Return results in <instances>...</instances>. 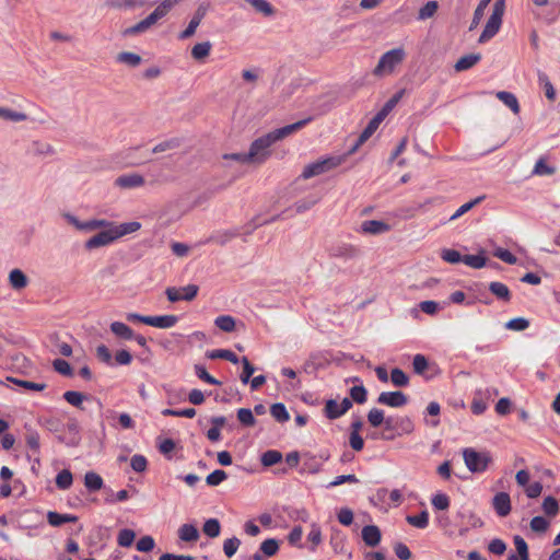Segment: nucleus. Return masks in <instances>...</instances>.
<instances>
[{"label": "nucleus", "mask_w": 560, "mask_h": 560, "mask_svg": "<svg viewBox=\"0 0 560 560\" xmlns=\"http://www.w3.org/2000/svg\"><path fill=\"white\" fill-rule=\"evenodd\" d=\"M310 121H311V118L302 119L294 124L287 125L284 127L275 129V130L257 138L256 140H254L252 142V144L249 147L248 158H250L253 164H262L271 155L270 147L275 142L300 130Z\"/></svg>", "instance_id": "obj_1"}, {"label": "nucleus", "mask_w": 560, "mask_h": 560, "mask_svg": "<svg viewBox=\"0 0 560 560\" xmlns=\"http://www.w3.org/2000/svg\"><path fill=\"white\" fill-rule=\"evenodd\" d=\"M345 161V156L332 155L319 159L304 166L301 177L310 179L312 177L325 174L340 166Z\"/></svg>", "instance_id": "obj_2"}, {"label": "nucleus", "mask_w": 560, "mask_h": 560, "mask_svg": "<svg viewBox=\"0 0 560 560\" xmlns=\"http://www.w3.org/2000/svg\"><path fill=\"white\" fill-rule=\"evenodd\" d=\"M463 458L467 469L472 474L486 471L492 463V456L489 452H477L471 447L463 450Z\"/></svg>", "instance_id": "obj_3"}, {"label": "nucleus", "mask_w": 560, "mask_h": 560, "mask_svg": "<svg viewBox=\"0 0 560 560\" xmlns=\"http://www.w3.org/2000/svg\"><path fill=\"white\" fill-rule=\"evenodd\" d=\"M406 57L404 48H394L386 51L378 60L373 73L376 77H383L393 73L395 68L400 65Z\"/></svg>", "instance_id": "obj_4"}, {"label": "nucleus", "mask_w": 560, "mask_h": 560, "mask_svg": "<svg viewBox=\"0 0 560 560\" xmlns=\"http://www.w3.org/2000/svg\"><path fill=\"white\" fill-rule=\"evenodd\" d=\"M505 10V0H495L492 13L487 21V24L478 39L479 43H486L491 39L500 30L502 18Z\"/></svg>", "instance_id": "obj_5"}, {"label": "nucleus", "mask_w": 560, "mask_h": 560, "mask_svg": "<svg viewBox=\"0 0 560 560\" xmlns=\"http://www.w3.org/2000/svg\"><path fill=\"white\" fill-rule=\"evenodd\" d=\"M198 291V285L188 284L182 288L168 287L165 290V294L170 302L175 303L178 301H192L197 296Z\"/></svg>", "instance_id": "obj_6"}, {"label": "nucleus", "mask_w": 560, "mask_h": 560, "mask_svg": "<svg viewBox=\"0 0 560 560\" xmlns=\"http://www.w3.org/2000/svg\"><path fill=\"white\" fill-rule=\"evenodd\" d=\"M117 238V235L115 233V230L113 225L109 226V229H105L97 234L93 235L85 242V248L86 249H94L103 246H107L115 242Z\"/></svg>", "instance_id": "obj_7"}, {"label": "nucleus", "mask_w": 560, "mask_h": 560, "mask_svg": "<svg viewBox=\"0 0 560 560\" xmlns=\"http://www.w3.org/2000/svg\"><path fill=\"white\" fill-rule=\"evenodd\" d=\"M209 9L210 4L208 2H202L198 5L187 27L179 34L180 39L189 38L196 33L197 27L206 16Z\"/></svg>", "instance_id": "obj_8"}, {"label": "nucleus", "mask_w": 560, "mask_h": 560, "mask_svg": "<svg viewBox=\"0 0 560 560\" xmlns=\"http://www.w3.org/2000/svg\"><path fill=\"white\" fill-rule=\"evenodd\" d=\"M351 407L352 401L347 397L343 398L341 402L329 399L325 404L324 412L328 419L334 420L345 415Z\"/></svg>", "instance_id": "obj_9"}, {"label": "nucleus", "mask_w": 560, "mask_h": 560, "mask_svg": "<svg viewBox=\"0 0 560 560\" xmlns=\"http://www.w3.org/2000/svg\"><path fill=\"white\" fill-rule=\"evenodd\" d=\"M377 402L393 408H399L408 402L407 396L402 392H383L377 397Z\"/></svg>", "instance_id": "obj_10"}, {"label": "nucleus", "mask_w": 560, "mask_h": 560, "mask_svg": "<svg viewBox=\"0 0 560 560\" xmlns=\"http://www.w3.org/2000/svg\"><path fill=\"white\" fill-rule=\"evenodd\" d=\"M384 120V118L376 114L368 124V126L364 128V130L359 136L353 148L349 151L350 154L354 153L360 145H362L368 139L371 138V136L377 130L381 122Z\"/></svg>", "instance_id": "obj_11"}, {"label": "nucleus", "mask_w": 560, "mask_h": 560, "mask_svg": "<svg viewBox=\"0 0 560 560\" xmlns=\"http://www.w3.org/2000/svg\"><path fill=\"white\" fill-rule=\"evenodd\" d=\"M144 183V177L138 173L124 174L115 179V185L122 189L141 187Z\"/></svg>", "instance_id": "obj_12"}, {"label": "nucleus", "mask_w": 560, "mask_h": 560, "mask_svg": "<svg viewBox=\"0 0 560 560\" xmlns=\"http://www.w3.org/2000/svg\"><path fill=\"white\" fill-rule=\"evenodd\" d=\"M492 506L501 517L508 516L511 512V499L509 493L499 492L492 499Z\"/></svg>", "instance_id": "obj_13"}, {"label": "nucleus", "mask_w": 560, "mask_h": 560, "mask_svg": "<svg viewBox=\"0 0 560 560\" xmlns=\"http://www.w3.org/2000/svg\"><path fill=\"white\" fill-rule=\"evenodd\" d=\"M178 322V317L176 315H160V316H149L147 320V325L156 327V328H171L176 325Z\"/></svg>", "instance_id": "obj_14"}, {"label": "nucleus", "mask_w": 560, "mask_h": 560, "mask_svg": "<svg viewBox=\"0 0 560 560\" xmlns=\"http://www.w3.org/2000/svg\"><path fill=\"white\" fill-rule=\"evenodd\" d=\"M362 539L369 547H375L381 541V530L375 525H366L362 528Z\"/></svg>", "instance_id": "obj_15"}, {"label": "nucleus", "mask_w": 560, "mask_h": 560, "mask_svg": "<svg viewBox=\"0 0 560 560\" xmlns=\"http://www.w3.org/2000/svg\"><path fill=\"white\" fill-rule=\"evenodd\" d=\"M481 60L480 54H468L462 56L456 63L454 65V69L456 72L466 71L474 66H476Z\"/></svg>", "instance_id": "obj_16"}, {"label": "nucleus", "mask_w": 560, "mask_h": 560, "mask_svg": "<svg viewBox=\"0 0 560 560\" xmlns=\"http://www.w3.org/2000/svg\"><path fill=\"white\" fill-rule=\"evenodd\" d=\"M182 0H163L149 15L153 18L156 23L159 20L167 15V13L180 2Z\"/></svg>", "instance_id": "obj_17"}, {"label": "nucleus", "mask_w": 560, "mask_h": 560, "mask_svg": "<svg viewBox=\"0 0 560 560\" xmlns=\"http://www.w3.org/2000/svg\"><path fill=\"white\" fill-rule=\"evenodd\" d=\"M154 24H155V22L153 21V18L148 15L145 19L138 22L137 24L125 28L122 34H124V36H133L137 34H141V33L147 32Z\"/></svg>", "instance_id": "obj_18"}, {"label": "nucleus", "mask_w": 560, "mask_h": 560, "mask_svg": "<svg viewBox=\"0 0 560 560\" xmlns=\"http://www.w3.org/2000/svg\"><path fill=\"white\" fill-rule=\"evenodd\" d=\"M110 331L120 339L131 340L135 337L133 330L121 322H113L110 324Z\"/></svg>", "instance_id": "obj_19"}, {"label": "nucleus", "mask_w": 560, "mask_h": 560, "mask_svg": "<svg viewBox=\"0 0 560 560\" xmlns=\"http://www.w3.org/2000/svg\"><path fill=\"white\" fill-rule=\"evenodd\" d=\"M362 231L370 234H381L389 231V225L378 220H368L361 225Z\"/></svg>", "instance_id": "obj_20"}, {"label": "nucleus", "mask_w": 560, "mask_h": 560, "mask_svg": "<svg viewBox=\"0 0 560 560\" xmlns=\"http://www.w3.org/2000/svg\"><path fill=\"white\" fill-rule=\"evenodd\" d=\"M47 520L51 526L58 527L65 523H75L78 521V516L72 515V514H60V513L50 511L47 514Z\"/></svg>", "instance_id": "obj_21"}, {"label": "nucleus", "mask_w": 560, "mask_h": 560, "mask_svg": "<svg viewBox=\"0 0 560 560\" xmlns=\"http://www.w3.org/2000/svg\"><path fill=\"white\" fill-rule=\"evenodd\" d=\"M178 536L183 541L191 542L199 539V532L192 524H184L178 529Z\"/></svg>", "instance_id": "obj_22"}, {"label": "nucleus", "mask_w": 560, "mask_h": 560, "mask_svg": "<svg viewBox=\"0 0 560 560\" xmlns=\"http://www.w3.org/2000/svg\"><path fill=\"white\" fill-rule=\"evenodd\" d=\"M490 292L495 295L499 300L509 302L511 300L510 289L502 282L493 281L489 284Z\"/></svg>", "instance_id": "obj_23"}, {"label": "nucleus", "mask_w": 560, "mask_h": 560, "mask_svg": "<svg viewBox=\"0 0 560 560\" xmlns=\"http://www.w3.org/2000/svg\"><path fill=\"white\" fill-rule=\"evenodd\" d=\"M497 97L504 105H506L514 114L520 113V109H521L520 104H518L516 96L513 93L506 92V91H500L497 93Z\"/></svg>", "instance_id": "obj_24"}, {"label": "nucleus", "mask_w": 560, "mask_h": 560, "mask_svg": "<svg viewBox=\"0 0 560 560\" xmlns=\"http://www.w3.org/2000/svg\"><path fill=\"white\" fill-rule=\"evenodd\" d=\"M103 479L102 477L94 472V471H89L85 474L84 476V486L86 487V489L89 491H98L103 488Z\"/></svg>", "instance_id": "obj_25"}, {"label": "nucleus", "mask_w": 560, "mask_h": 560, "mask_svg": "<svg viewBox=\"0 0 560 560\" xmlns=\"http://www.w3.org/2000/svg\"><path fill=\"white\" fill-rule=\"evenodd\" d=\"M207 357L212 360L224 359L234 364H237L240 362V359L237 358V355L233 351L228 350V349H217V350L208 351Z\"/></svg>", "instance_id": "obj_26"}, {"label": "nucleus", "mask_w": 560, "mask_h": 560, "mask_svg": "<svg viewBox=\"0 0 560 560\" xmlns=\"http://www.w3.org/2000/svg\"><path fill=\"white\" fill-rule=\"evenodd\" d=\"M9 281L13 289L21 290L27 285V278L20 269H13L9 275Z\"/></svg>", "instance_id": "obj_27"}, {"label": "nucleus", "mask_w": 560, "mask_h": 560, "mask_svg": "<svg viewBox=\"0 0 560 560\" xmlns=\"http://www.w3.org/2000/svg\"><path fill=\"white\" fill-rule=\"evenodd\" d=\"M211 48L210 42L198 43L191 49V57L198 61L203 60L210 55Z\"/></svg>", "instance_id": "obj_28"}, {"label": "nucleus", "mask_w": 560, "mask_h": 560, "mask_svg": "<svg viewBox=\"0 0 560 560\" xmlns=\"http://www.w3.org/2000/svg\"><path fill=\"white\" fill-rule=\"evenodd\" d=\"M116 60L120 63L135 68L141 63L142 59L141 56L136 52L122 51L117 55Z\"/></svg>", "instance_id": "obj_29"}, {"label": "nucleus", "mask_w": 560, "mask_h": 560, "mask_svg": "<svg viewBox=\"0 0 560 560\" xmlns=\"http://www.w3.org/2000/svg\"><path fill=\"white\" fill-rule=\"evenodd\" d=\"M113 228L115 230L117 238H119L127 234L137 232L141 228V224L137 221H132V222L116 224V225H113Z\"/></svg>", "instance_id": "obj_30"}, {"label": "nucleus", "mask_w": 560, "mask_h": 560, "mask_svg": "<svg viewBox=\"0 0 560 560\" xmlns=\"http://www.w3.org/2000/svg\"><path fill=\"white\" fill-rule=\"evenodd\" d=\"M483 250L478 255H464L463 262L474 269L483 268L487 265V258Z\"/></svg>", "instance_id": "obj_31"}, {"label": "nucleus", "mask_w": 560, "mask_h": 560, "mask_svg": "<svg viewBox=\"0 0 560 560\" xmlns=\"http://www.w3.org/2000/svg\"><path fill=\"white\" fill-rule=\"evenodd\" d=\"M282 460V454L276 450H269L262 453L260 457L261 465L265 467H270L276 465Z\"/></svg>", "instance_id": "obj_32"}, {"label": "nucleus", "mask_w": 560, "mask_h": 560, "mask_svg": "<svg viewBox=\"0 0 560 560\" xmlns=\"http://www.w3.org/2000/svg\"><path fill=\"white\" fill-rule=\"evenodd\" d=\"M246 2L265 16H271L275 14V8L267 0H246Z\"/></svg>", "instance_id": "obj_33"}, {"label": "nucleus", "mask_w": 560, "mask_h": 560, "mask_svg": "<svg viewBox=\"0 0 560 560\" xmlns=\"http://www.w3.org/2000/svg\"><path fill=\"white\" fill-rule=\"evenodd\" d=\"M73 477L70 470L62 469L58 475L56 476V486L60 490H67L72 486Z\"/></svg>", "instance_id": "obj_34"}, {"label": "nucleus", "mask_w": 560, "mask_h": 560, "mask_svg": "<svg viewBox=\"0 0 560 560\" xmlns=\"http://www.w3.org/2000/svg\"><path fill=\"white\" fill-rule=\"evenodd\" d=\"M214 324L224 332H231L235 329V319L230 315L218 316Z\"/></svg>", "instance_id": "obj_35"}, {"label": "nucleus", "mask_w": 560, "mask_h": 560, "mask_svg": "<svg viewBox=\"0 0 560 560\" xmlns=\"http://www.w3.org/2000/svg\"><path fill=\"white\" fill-rule=\"evenodd\" d=\"M63 398L71 406L83 409L82 404L86 399V396L80 392L68 390L63 394Z\"/></svg>", "instance_id": "obj_36"}, {"label": "nucleus", "mask_w": 560, "mask_h": 560, "mask_svg": "<svg viewBox=\"0 0 560 560\" xmlns=\"http://www.w3.org/2000/svg\"><path fill=\"white\" fill-rule=\"evenodd\" d=\"M359 250L352 245H341L332 248L331 255L334 257L353 258L358 255Z\"/></svg>", "instance_id": "obj_37"}, {"label": "nucleus", "mask_w": 560, "mask_h": 560, "mask_svg": "<svg viewBox=\"0 0 560 560\" xmlns=\"http://www.w3.org/2000/svg\"><path fill=\"white\" fill-rule=\"evenodd\" d=\"M7 381L12 382V383L16 384L18 386H21L27 390L42 392L46 388L45 383H35V382H31V381L19 380L15 377H7Z\"/></svg>", "instance_id": "obj_38"}, {"label": "nucleus", "mask_w": 560, "mask_h": 560, "mask_svg": "<svg viewBox=\"0 0 560 560\" xmlns=\"http://www.w3.org/2000/svg\"><path fill=\"white\" fill-rule=\"evenodd\" d=\"M270 413L278 422H281V423H283L290 419V416H289V412H288L285 406L281 402L271 405Z\"/></svg>", "instance_id": "obj_39"}, {"label": "nucleus", "mask_w": 560, "mask_h": 560, "mask_svg": "<svg viewBox=\"0 0 560 560\" xmlns=\"http://www.w3.org/2000/svg\"><path fill=\"white\" fill-rule=\"evenodd\" d=\"M202 530L208 537L215 538L220 535V522L217 518H209L205 522Z\"/></svg>", "instance_id": "obj_40"}, {"label": "nucleus", "mask_w": 560, "mask_h": 560, "mask_svg": "<svg viewBox=\"0 0 560 560\" xmlns=\"http://www.w3.org/2000/svg\"><path fill=\"white\" fill-rule=\"evenodd\" d=\"M439 9V3L434 0L428 1L423 7L420 8L418 13V20L424 21L432 18Z\"/></svg>", "instance_id": "obj_41"}, {"label": "nucleus", "mask_w": 560, "mask_h": 560, "mask_svg": "<svg viewBox=\"0 0 560 560\" xmlns=\"http://www.w3.org/2000/svg\"><path fill=\"white\" fill-rule=\"evenodd\" d=\"M25 442L30 450L33 451L34 454L39 453L40 448V438L37 431L28 430L25 435Z\"/></svg>", "instance_id": "obj_42"}, {"label": "nucleus", "mask_w": 560, "mask_h": 560, "mask_svg": "<svg viewBox=\"0 0 560 560\" xmlns=\"http://www.w3.org/2000/svg\"><path fill=\"white\" fill-rule=\"evenodd\" d=\"M492 0H480V2L478 3V5H477V8H476V10L474 12L472 21H471V24L469 26L470 31L476 28L477 25L480 23L481 19L483 18L485 10L487 9V7L489 5V3Z\"/></svg>", "instance_id": "obj_43"}, {"label": "nucleus", "mask_w": 560, "mask_h": 560, "mask_svg": "<svg viewBox=\"0 0 560 560\" xmlns=\"http://www.w3.org/2000/svg\"><path fill=\"white\" fill-rule=\"evenodd\" d=\"M0 117L4 120L10 121H24L26 120L27 116L24 113L15 112L10 108L0 107Z\"/></svg>", "instance_id": "obj_44"}, {"label": "nucleus", "mask_w": 560, "mask_h": 560, "mask_svg": "<svg viewBox=\"0 0 560 560\" xmlns=\"http://www.w3.org/2000/svg\"><path fill=\"white\" fill-rule=\"evenodd\" d=\"M390 381L395 386L404 387L408 385L409 377L402 370L395 368L390 372Z\"/></svg>", "instance_id": "obj_45"}, {"label": "nucleus", "mask_w": 560, "mask_h": 560, "mask_svg": "<svg viewBox=\"0 0 560 560\" xmlns=\"http://www.w3.org/2000/svg\"><path fill=\"white\" fill-rule=\"evenodd\" d=\"M407 522L417 528H425L429 524V514L427 511H422L418 515H409Z\"/></svg>", "instance_id": "obj_46"}, {"label": "nucleus", "mask_w": 560, "mask_h": 560, "mask_svg": "<svg viewBox=\"0 0 560 560\" xmlns=\"http://www.w3.org/2000/svg\"><path fill=\"white\" fill-rule=\"evenodd\" d=\"M541 508H542L545 514L550 517H555L559 512L558 501L553 497H550V495L544 499Z\"/></svg>", "instance_id": "obj_47"}, {"label": "nucleus", "mask_w": 560, "mask_h": 560, "mask_svg": "<svg viewBox=\"0 0 560 560\" xmlns=\"http://www.w3.org/2000/svg\"><path fill=\"white\" fill-rule=\"evenodd\" d=\"M483 199H485V196H479V197L464 203L455 211L454 214L451 215V220H456L457 218L462 217L463 214H465L466 212L471 210L475 206L479 205Z\"/></svg>", "instance_id": "obj_48"}, {"label": "nucleus", "mask_w": 560, "mask_h": 560, "mask_svg": "<svg viewBox=\"0 0 560 560\" xmlns=\"http://www.w3.org/2000/svg\"><path fill=\"white\" fill-rule=\"evenodd\" d=\"M279 550V544L276 539L269 538L261 542L260 551L266 557L275 556Z\"/></svg>", "instance_id": "obj_49"}, {"label": "nucleus", "mask_w": 560, "mask_h": 560, "mask_svg": "<svg viewBox=\"0 0 560 560\" xmlns=\"http://www.w3.org/2000/svg\"><path fill=\"white\" fill-rule=\"evenodd\" d=\"M180 145V140L178 138H172L168 140H165L163 142L158 143L153 149V153H161L167 150H174L177 149Z\"/></svg>", "instance_id": "obj_50"}, {"label": "nucleus", "mask_w": 560, "mask_h": 560, "mask_svg": "<svg viewBox=\"0 0 560 560\" xmlns=\"http://www.w3.org/2000/svg\"><path fill=\"white\" fill-rule=\"evenodd\" d=\"M237 419L245 427H253L256 422L253 411L248 408L238 409Z\"/></svg>", "instance_id": "obj_51"}, {"label": "nucleus", "mask_w": 560, "mask_h": 560, "mask_svg": "<svg viewBox=\"0 0 560 560\" xmlns=\"http://www.w3.org/2000/svg\"><path fill=\"white\" fill-rule=\"evenodd\" d=\"M136 534L131 529H121L117 537V542L121 547H130L135 540Z\"/></svg>", "instance_id": "obj_52"}, {"label": "nucleus", "mask_w": 560, "mask_h": 560, "mask_svg": "<svg viewBox=\"0 0 560 560\" xmlns=\"http://www.w3.org/2000/svg\"><path fill=\"white\" fill-rule=\"evenodd\" d=\"M538 79H539L540 84L544 86L546 97L549 101H555L556 91H555L550 80L548 79V77L545 73L540 72L538 74Z\"/></svg>", "instance_id": "obj_53"}, {"label": "nucleus", "mask_w": 560, "mask_h": 560, "mask_svg": "<svg viewBox=\"0 0 560 560\" xmlns=\"http://www.w3.org/2000/svg\"><path fill=\"white\" fill-rule=\"evenodd\" d=\"M195 373L196 375L202 380L203 382L208 383V384H211V385H221V382L218 381L217 378H214L213 376H211L206 368L201 364H196L195 365Z\"/></svg>", "instance_id": "obj_54"}, {"label": "nucleus", "mask_w": 560, "mask_h": 560, "mask_svg": "<svg viewBox=\"0 0 560 560\" xmlns=\"http://www.w3.org/2000/svg\"><path fill=\"white\" fill-rule=\"evenodd\" d=\"M226 478L228 475L224 470L217 469L207 476L206 482L208 486L215 487L219 486Z\"/></svg>", "instance_id": "obj_55"}, {"label": "nucleus", "mask_w": 560, "mask_h": 560, "mask_svg": "<svg viewBox=\"0 0 560 560\" xmlns=\"http://www.w3.org/2000/svg\"><path fill=\"white\" fill-rule=\"evenodd\" d=\"M368 421L373 428L383 424L384 411L382 409L372 408L368 413Z\"/></svg>", "instance_id": "obj_56"}, {"label": "nucleus", "mask_w": 560, "mask_h": 560, "mask_svg": "<svg viewBox=\"0 0 560 560\" xmlns=\"http://www.w3.org/2000/svg\"><path fill=\"white\" fill-rule=\"evenodd\" d=\"M556 172L555 167L552 166H549L545 159L540 158L536 164H535V167H534V171L533 173L535 175H539V176H542V175H552L553 173Z\"/></svg>", "instance_id": "obj_57"}, {"label": "nucleus", "mask_w": 560, "mask_h": 560, "mask_svg": "<svg viewBox=\"0 0 560 560\" xmlns=\"http://www.w3.org/2000/svg\"><path fill=\"white\" fill-rule=\"evenodd\" d=\"M240 545L241 540L236 537L226 539L223 544V551L225 556L229 558L233 557L236 553Z\"/></svg>", "instance_id": "obj_58"}, {"label": "nucleus", "mask_w": 560, "mask_h": 560, "mask_svg": "<svg viewBox=\"0 0 560 560\" xmlns=\"http://www.w3.org/2000/svg\"><path fill=\"white\" fill-rule=\"evenodd\" d=\"M528 326H529V322L523 317L513 318L505 324L506 329L515 330V331L525 330L526 328H528Z\"/></svg>", "instance_id": "obj_59"}, {"label": "nucleus", "mask_w": 560, "mask_h": 560, "mask_svg": "<svg viewBox=\"0 0 560 560\" xmlns=\"http://www.w3.org/2000/svg\"><path fill=\"white\" fill-rule=\"evenodd\" d=\"M351 401H355L357 404H363L366 401V389L363 385L353 386L350 389Z\"/></svg>", "instance_id": "obj_60"}, {"label": "nucleus", "mask_w": 560, "mask_h": 560, "mask_svg": "<svg viewBox=\"0 0 560 560\" xmlns=\"http://www.w3.org/2000/svg\"><path fill=\"white\" fill-rule=\"evenodd\" d=\"M441 257L448 264H458L463 262V257L460 253L456 249H443L441 253Z\"/></svg>", "instance_id": "obj_61"}, {"label": "nucleus", "mask_w": 560, "mask_h": 560, "mask_svg": "<svg viewBox=\"0 0 560 560\" xmlns=\"http://www.w3.org/2000/svg\"><path fill=\"white\" fill-rule=\"evenodd\" d=\"M514 545H515V548L517 550V553H518L521 560H529L528 547H527V544L524 540V538L521 536H515Z\"/></svg>", "instance_id": "obj_62"}, {"label": "nucleus", "mask_w": 560, "mask_h": 560, "mask_svg": "<svg viewBox=\"0 0 560 560\" xmlns=\"http://www.w3.org/2000/svg\"><path fill=\"white\" fill-rule=\"evenodd\" d=\"M431 502L436 510L441 511L447 510L450 506V498L445 493L434 494Z\"/></svg>", "instance_id": "obj_63"}, {"label": "nucleus", "mask_w": 560, "mask_h": 560, "mask_svg": "<svg viewBox=\"0 0 560 560\" xmlns=\"http://www.w3.org/2000/svg\"><path fill=\"white\" fill-rule=\"evenodd\" d=\"M130 466L136 472H143L148 466L147 458L143 455L136 454L130 459Z\"/></svg>", "instance_id": "obj_64"}]
</instances>
